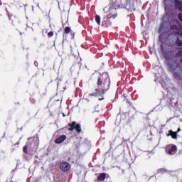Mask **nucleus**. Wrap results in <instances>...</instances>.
<instances>
[{"label": "nucleus", "mask_w": 182, "mask_h": 182, "mask_svg": "<svg viewBox=\"0 0 182 182\" xmlns=\"http://www.w3.org/2000/svg\"><path fill=\"white\" fill-rule=\"evenodd\" d=\"M175 43H176V46H178L179 48H181V46H182V41L180 40V37H176V41Z\"/></svg>", "instance_id": "nucleus-17"}, {"label": "nucleus", "mask_w": 182, "mask_h": 182, "mask_svg": "<svg viewBox=\"0 0 182 182\" xmlns=\"http://www.w3.org/2000/svg\"><path fill=\"white\" fill-rule=\"evenodd\" d=\"M182 48L178 49L177 53L175 54V58H182Z\"/></svg>", "instance_id": "nucleus-18"}, {"label": "nucleus", "mask_w": 182, "mask_h": 182, "mask_svg": "<svg viewBox=\"0 0 182 182\" xmlns=\"http://www.w3.org/2000/svg\"><path fill=\"white\" fill-rule=\"evenodd\" d=\"M111 6H114V8H116L117 9H124V0H116Z\"/></svg>", "instance_id": "nucleus-7"}, {"label": "nucleus", "mask_w": 182, "mask_h": 182, "mask_svg": "<svg viewBox=\"0 0 182 182\" xmlns=\"http://www.w3.org/2000/svg\"><path fill=\"white\" fill-rule=\"evenodd\" d=\"M124 8L128 11H132L134 8V4H132V0H124Z\"/></svg>", "instance_id": "nucleus-9"}, {"label": "nucleus", "mask_w": 182, "mask_h": 182, "mask_svg": "<svg viewBox=\"0 0 182 182\" xmlns=\"http://www.w3.org/2000/svg\"><path fill=\"white\" fill-rule=\"evenodd\" d=\"M48 38H52L53 36V31H50L48 33Z\"/></svg>", "instance_id": "nucleus-23"}, {"label": "nucleus", "mask_w": 182, "mask_h": 182, "mask_svg": "<svg viewBox=\"0 0 182 182\" xmlns=\"http://www.w3.org/2000/svg\"><path fill=\"white\" fill-rule=\"evenodd\" d=\"M165 151L169 156H173L177 153V146L176 145H168L165 149Z\"/></svg>", "instance_id": "nucleus-5"}, {"label": "nucleus", "mask_w": 182, "mask_h": 182, "mask_svg": "<svg viewBox=\"0 0 182 182\" xmlns=\"http://www.w3.org/2000/svg\"><path fill=\"white\" fill-rule=\"evenodd\" d=\"M60 168L62 171L66 173V171H69V170H70V164L68 162H63L60 165Z\"/></svg>", "instance_id": "nucleus-8"}, {"label": "nucleus", "mask_w": 182, "mask_h": 182, "mask_svg": "<svg viewBox=\"0 0 182 182\" xmlns=\"http://www.w3.org/2000/svg\"><path fill=\"white\" fill-rule=\"evenodd\" d=\"M169 72H174L173 76L180 79L182 77V70L180 67V63L177 60H173L172 62L168 63Z\"/></svg>", "instance_id": "nucleus-2"}, {"label": "nucleus", "mask_w": 182, "mask_h": 182, "mask_svg": "<svg viewBox=\"0 0 182 182\" xmlns=\"http://www.w3.org/2000/svg\"><path fill=\"white\" fill-rule=\"evenodd\" d=\"M64 33H65V35H69V33H70L72 36H75V33H73V31H72V29H70V27L68 26L65 28Z\"/></svg>", "instance_id": "nucleus-13"}, {"label": "nucleus", "mask_w": 182, "mask_h": 182, "mask_svg": "<svg viewBox=\"0 0 182 182\" xmlns=\"http://www.w3.org/2000/svg\"><path fill=\"white\" fill-rule=\"evenodd\" d=\"M68 129L69 130V132H73V130H76V132H77V133H80L82 132V128L80 127V124H76V122L73 121L72 123H69L68 124Z\"/></svg>", "instance_id": "nucleus-3"}, {"label": "nucleus", "mask_w": 182, "mask_h": 182, "mask_svg": "<svg viewBox=\"0 0 182 182\" xmlns=\"http://www.w3.org/2000/svg\"><path fill=\"white\" fill-rule=\"evenodd\" d=\"M168 136H171L172 139H177V132H174L172 130L168 131Z\"/></svg>", "instance_id": "nucleus-16"}, {"label": "nucleus", "mask_w": 182, "mask_h": 182, "mask_svg": "<svg viewBox=\"0 0 182 182\" xmlns=\"http://www.w3.org/2000/svg\"><path fill=\"white\" fill-rule=\"evenodd\" d=\"M127 103L129 105V106H132V102H130L129 101H127Z\"/></svg>", "instance_id": "nucleus-26"}, {"label": "nucleus", "mask_w": 182, "mask_h": 182, "mask_svg": "<svg viewBox=\"0 0 182 182\" xmlns=\"http://www.w3.org/2000/svg\"><path fill=\"white\" fill-rule=\"evenodd\" d=\"M161 48L162 50H164V47L163 45H161Z\"/></svg>", "instance_id": "nucleus-25"}, {"label": "nucleus", "mask_w": 182, "mask_h": 182, "mask_svg": "<svg viewBox=\"0 0 182 182\" xmlns=\"http://www.w3.org/2000/svg\"><path fill=\"white\" fill-rule=\"evenodd\" d=\"M97 90L102 95L105 93L110 89V79L108 77H103V75L97 78Z\"/></svg>", "instance_id": "nucleus-1"}, {"label": "nucleus", "mask_w": 182, "mask_h": 182, "mask_svg": "<svg viewBox=\"0 0 182 182\" xmlns=\"http://www.w3.org/2000/svg\"><path fill=\"white\" fill-rule=\"evenodd\" d=\"M178 18L179 21H181V22L182 23V14H181V13H179L178 14Z\"/></svg>", "instance_id": "nucleus-24"}, {"label": "nucleus", "mask_w": 182, "mask_h": 182, "mask_svg": "<svg viewBox=\"0 0 182 182\" xmlns=\"http://www.w3.org/2000/svg\"><path fill=\"white\" fill-rule=\"evenodd\" d=\"M5 11H6V8L4 6H0V16H4V14H5Z\"/></svg>", "instance_id": "nucleus-20"}, {"label": "nucleus", "mask_w": 182, "mask_h": 182, "mask_svg": "<svg viewBox=\"0 0 182 182\" xmlns=\"http://www.w3.org/2000/svg\"><path fill=\"white\" fill-rule=\"evenodd\" d=\"M95 90V92L90 93L89 96H95V97H98V96H103V94L102 92H100V91L97 89H96Z\"/></svg>", "instance_id": "nucleus-15"}, {"label": "nucleus", "mask_w": 182, "mask_h": 182, "mask_svg": "<svg viewBox=\"0 0 182 182\" xmlns=\"http://www.w3.org/2000/svg\"><path fill=\"white\" fill-rule=\"evenodd\" d=\"M180 130H181V129L180 128H178V129H177V132H176V134L178 133V132H180Z\"/></svg>", "instance_id": "nucleus-27"}, {"label": "nucleus", "mask_w": 182, "mask_h": 182, "mask_svg": "<svg viewBox=\"0 0 182 182\" xmlns=\"http://www.w3.org/2000/svg\"><path fill=\"white\" fill-rule=\"evenodd\" d=\"M117 8H114L113 6H110L108 11H107V15L106 16L107 18H109L112 19H116L117 18Z\"/></svg>", "instance_id": "nucleus-4"}, {"label": "nucleus", "mask_w": 182, "mask_h": 182, "mask_svg": "<svg viewBox=\"0 0 182 182\" xmlns=\"http://www.w3.org/2000/svg\"><path fill=\"white\" fill-rule=\"evenodd\" d=\"M164 58L166 60H171V59H173V54L172 53L165 54Z\"/></svg>", "instance_id": "nucleus-19"}, {"label": "nucleus", "mask_w": 182, "mask_h": 182, "mask_svg": "<svg viewBox=\"0 0 182 182\" xmlns=\"http://www.w3.org/2000/svg\"><path fill=\"white\" fill-rule=\"evenodd\" d=\"M23 153H26V154L28 153V146L27 145L23 146Z\"/></svg>", "instance_id": "nucleus-22"}, {"label": "nucleus", "mask_w": 182, "mask_h": 182, "mask_svg": "<svg viewBox=\"0 0 182 182\" xmlns=\"http://www.w3.org/2000/svg\"><path fill=\"white\" fill-rule=\"evenodd\" d=\"M110 19H111L110 18L105 16V17H104L103 18L102 26H104L105 28H109V26L112 25V22L110 21Z\"/></svg>", "instance_id": "nucleus-10"}, {"label": "nucleus", "mask_w": 182, "mask_h": 182, "mask_svg": "<svg viewBox=\"0 0 182 182\" xmlns=\"http://www.w3.org/2000/svg\"><path fill=\"white\" fill-rule=\"evenodd\" d=\"M95 22H97V25H100V16L97 15L95 16Z\"/></svg>", "instance_id": "nucleus-21"}, {"label": "nucleus", "mask_w": 182, "mask_h": 182, "mask_svg": "<svg viewBox=\"0 0 182 182\" xmlns=\"http://www.w3.org/2000/svg\"><path fill=\"white\" fill-rule=\"evenodd\" d=\"M65 140H66V135H61L55 139V143L56 144H60V143H63Z\"/></svg>", "instance_id": "nucleus-12"}, {"label": "nucleus", "mask_w": 182, "mask_h": 182, "mask_svg": "<svg viewBox=\"0 0 182 182\" xmlns=\"http://www.w3.org/2000/svg\"><path fill=\"white\" fill-rule=\"evenodd\" d=\"M97 181H105L106 180V173H101L97 178Z\"/></svg>", "instance_id": "nucleus-14"}, {"label": "nucleus", "mask_w": 182, "mask_h": 182, "mask_svg": "<svg viewBox=\"0 0 182 182\" xmlns=\"http://www.w3.org/2000/svg\"><path fill=\"white\" fill-rule=\"evenodd\" d=\"M20 2H23V0H20Z\"/></svg>", "instance_id": "nucleus-28"}, {"label": "nucleus", "mask_w": 182, "mask_h": 182, "mask_svg": "<svg viewBox=\"0 0 182 182\" xmlns=\"http://www.w3.org/2000/svg\"><path fill=\"white\" fill-rule=\"evenodd\" d=\"M9 21H11V23L13 25H16L17 23H19V18L15 16H11L10 14L8 15Z\"/></svg>", "instance_id": "nucleus-11"}, {"label": "nucleus", "mask_w": 182, "mask_h": 182, "mask_svg": "<svg viewBox=\"0 0 182 182\" xmlns=\"http://www.w3.org/2000/svg\"><path fill=\"white\" fill-rule=\"evenodd\" d=\"M22 5L25 6V3H22Z\"/></svg>", "instance_id": "nucleus-29"}, {"label": "nucleus", "mask_w": 182, "mask_h": 182, "mask_svg": "<svg viewBox=\"0 0 182 182\" xmlns=\"http://www.w3.org/2000/svg\"><path fill=\"white\" fill-rule=\"evenodd\" d=\"M177 23L178 26L177 25H171L170 26V29H171V31H177L176 33L177 35H179V36L181 37L182 39V26H181V23H180V21H177Z\"/></svg>", "instance_id": "nucleus-6"}]
</instances>
